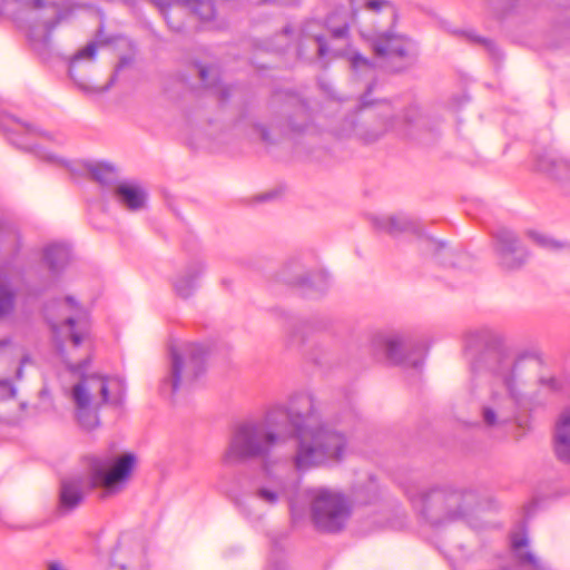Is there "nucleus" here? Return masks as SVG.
Here are the masks:
<instances>
[{"label": "nucleus", "instance_id": "f257e3e1", "mask_svg": "<svg viewBox=\"0 0 570 570\" xmlns=\"http://www.w3.org/2000/svg\"><path fill=\"white\" fill-rule=\"evenodd\" d=\"M293 434L296 449L292 462L299 472L341 462L348 452L345 432L322 422L317 403L307 392L295 393L288 405L274 406L261 420L239 423L224 454L226 464L266 458L272 449Z\"/></svg>", "mask_w": 570, "mask_h": 570}, {"label": "nucleus", "instance_id": "f03ea898", "mask_svg": "<svg viewBox=\"0 0 570 570\" xmlns=\"http://www.w3.org/2000/svg\"><path fill=\"white\" fill-rule=\"evenodd\" d=\"M540 368L538 360L520 357L512 361L504 357L499 363L491 386L490 399L482 405V419L488 426H501L514 417L515 406L521 404L528 385Z\"/></svg>", "mask_w": 570, "mask_h": 570}, {"label": "nucleus", "instance_id": "7ed1b4c3", "mask_svg": "<svg viewBox=\"0 0 570 570\" xmlns=\"http://www.w3.org/2000/svg\"><path fill=\"white\" fill-rule=\"evenodd\" d=\"M364 8L371 14L370 24L360 29L361 37L368 43L375 56L395 61L393 71H403L413 66L417 58L415 43L396 31V10L387 0H367Z\"/></svg>", "mask_w": 570, "mask_h": 570}, {"label": "nucleus", "instance_id": "20e7f679", "mask_svg": "<svg viewBox=\"0 0 570 570\" xmlns=\"http://www.w3.org/2000/svg\"><path fill=\"white\" fill-rule=\"evenodd\" d=\"M297 52L308 61H330L346 57L355 70L371 66L367 58L352 49L350 24L345 18L341 19L338 13L330 16L326 24L317 20L306 21L299 29Z\"/></svg>", "mask_w": 570, "mask_h": 570}, {"label": "nucleus", "instance_id": "39448f33", "mask_svg": "<svg viewBox=\"0 0 570 570\" xmlns=\"http://www.w3.org/2000/svg\"><path fill=\"white\" fill-rule=\"evenodd\" d=\"M413 509L431 525L441 527L463 519L475 502L473 492L450 485L405 489Z\"/></svg>", "mask_w": 570, "mask_h": 570}, {"label": "nucleus", "instance_id": "423d86ee", "mask_svg": "<svg viewBox=\"0 0 570 570\" xmlns=\"http://www.w3.org/2000/svg\"><path fill=\"white\" fill-rule=\"evenodd\" d=\"M0 14L18 20L32 42L47 43L72 10L53 0H0Z\"/></svg>", "mask_w": 570, "mask_h": 570}, {"label": "nucleus", "instance_id": "0eeeda50", "mask_svg": "<svg viewBox=\"0 0 570 570\" xmlns=\"http://www.w3.org/2000/svg\"><path fill=\"white\" fill-rule=\"evenodd\" d=\"M206 352L196 343H180L170 347V364L160 382L163 395L173 397L179 390L189 387L205 370Z\"/></svg>", "mask_w": 570, "mask_h": 570}, {"label": "nucleus", "instance_id": "6e6552de", "mask_svg": "<svg viewBox=\"0 0 570 570\" xmlns=\"http://www.w3.org/2000/svg\"><path fill=\"white\" fill-rule=\"evenodd\" d=\"M311 499L312 520L318 530L337 532L345 527L351 507L342 493L318 488L311 492Z\"/></svg>", "mask_w": 570, "mask_h": 570}, {"label": "nucleus", "instance_id": "1a4fd4ad", "mask_svg": "<svg viewBox=\"0 0 570 570\" xmlns=\"http://www.w3.org/2000/svg\"><path fill=\"white\" fill-rule=\"evenodd\" d=\"M136 464L132 453L115 459L92 456L89 460V476L92 487L102 488L108 494L121 491L130 479Z\"/></svg>", "mask_w": 570, "mask_h": 570}, {"label": "nucleus", "instance_id": "9d476101", "mask_svg": "<svg viewBox=\"0 0 570 570\" xmlns=\"http://www.w3.org/2000/svg\"><path fill=\"white\" fill-rule=\"evenodd\" d=\"M90 384H86L83 375L70 389V400L75 406V416L80 426L91 431L99 425L98 412L105 405V397L90 394Z\"/></svg>", "mask_w": 570, "mask_h": 570}, {"label": "nucleus", "instance_id": "9b49d317", "mask_svg": "<svg viewBox=\"0 0 570 570\" xmlns=\"http://www.w3.org/2000/svg\"><path fill=\"white\" fill-rule=\"evenodd\" d=\"M494 250L502 268L513 271L527 261V252L521 247L518 236L507 227H498L492 233Z\"/></svg>", "mask_w": 570, "mask_h": 570}, {"label": "nucleus", "instance_id": "f8f14e48", "mask_svg": "<svg viewBox=\"0 0 570 570\" xmlns=\"http://www.w3.org/2000/svg\"><path fill=\"white\" fill-rule=\"evenodd\" d=\"M87 493V480L82 475H70L60 480L57 511L66 515L81 505Z\"/></svg>", "mask_w": 570, "mask_h": 570}, {"label": "nucleus", "instance_id": "ddd939ff", "mask_svg": "<svg viewBox=\"0 0 570 570\" xmlns=\"http://www.w3.org/2000/svg\"><path fill=\"white\" fill-rule=\"evenodd\" d=\"M373 346L382 351L386 358L394 364H411L417 367L421 361H410L405 357L404 351L407 344L400 334H377L373 338Z\"/></svg>", "mask_w": 570, "mask_h": 570}, {"label": "nucleus", "instance_id": "4468645a", "mask_svg": "<svg viewBox=\"0 0 570 570\" xmlns=\"http://www.w3.org/2000/svg\"><path fill=\"white\" fill-rule=\"evenodd\" d=\"M553 451L558 460L570 463V410L562 412L556 422Z\"/></svg>", "mask_w": 570, "mask_h": 570}, {"label": "nucleus", "instance_id": "2eb2a0df", "mask_svg": "<svg viewBox=\"0 0 570 570\" xmlns=\"http://www.w3.org/2000/svg\"><path fill=\"white\" fill-rule=\"evenodd\" d=\"M116 200L126 209L140 210L147 202L146 190L138 184L121 183L115 188Z\"/></svg>", "mask_w": 570, "mask_h": 570}, {"label": "nucleus", "instance_id": "dca6fc26", "mask_svg": "<svg viewBox=\"0 0 570 570\" xmlns=\"http://www.w3.org/2000/svg\"><path fill=\"white\" fill-rule=\"evenodd\" d=\"M282 112L286 117V126L292 131H303L309 119L306 105L296 96H288L286 98Z\"/></svg>", "mask_w": 570, "mask_h": 570}, {"label": "nucleus", "instance_id": "f3484780", "mask_svg": "<svg viewBox=\"0 0 570 570\" xmlns=\"http://www.w3.org/2000/svg\"><path fill=\"white\" fill-rule=\"evenodd\" d=\"M205 272L203 262L197 261L187 266V268L178 275L174 281V288L178 296L183 298L189 297L197 287V279Z\"/></svg>", "mask_w": 570, "mask_h": 570}, {"label": "nucleus", "instance_id": "a211bd4d", "mask_svg": "<svg viewBox=\"0 0 570 570\" xmlns=\"http://www.w3.org/2000/svg\"><path fill=\"white\" fill-rule=\"evenodd\" d=\"M512 550L520 563L528 566L532 570H546L544 564L528 550L529 540L525 534L517 533L511 540Z\"/></svg>", "mask_w": 570, "mask_h": 570}, {"label": "nucleus", "instance_id": "6ab92c4d", "mask_svg": "<svg viewBox=\"0 0 570 570\" xmlns=\"http://www.w3.org/2000/svg\"><path fill=\"white\" fill-rule=\"evenodd\" d=\"M421 122V112L416 105L409 106L402 115L392 119L389 124L391 130L396 131L399 135L407 136L412 128H415Z\"/></svg>", "mask_w": 570, "mask_h": 570}, {"label": "nucleus", "instance_id": "aec40b11", "mask_svg": "<svg viewBox=\"0 0 570 570\" xmlns=\"http://www.w3.org/2000/svg\"><path fill=\"white\" fill-rule=\"evenodd\" d=\"M373 223L377 229L391 235H396L401 232L411 230L413 228V223L404 215L380 216L375 217Z\"/></svg>", "mask_w": 570, "mask_h": 570}, {"label": "nucleus", "instance_id": "412c9836", "mask_svg": "<svg viewBox=\"0 0 570 570\" xmlns=\"http://www.w3.org/2000/svg\"><path fill=\"white\" fill-rule=\"evenodd\" d=\"M43 258L52 272L63 268L70 259V248L63 244H53L45 248Z\"/></svg>", "mask_w": 570, "mask_h": 570}, {"label": "nucleus", "instance_id": "4be33fe9", "mask_svg": "<svg viewBox=\"0 0 570 570\" xmlns=\"http://www.w3.org/2000/svg\"><path fill=\"white\" fill-rule=\"evenodd\" d=\"M86 384H90V394L96 397L100 395L105 397V404L110 401L109 390L114 384H118L116 379H110L100 374H82Z\"/></svg>", "mask_w": 570, "mask_h": 570}, {"label": "nucleus", "instance_id": "5701e85b", "mask_svg": "<svg viewBox=\"0 0 570 570\" xmlns=\"http://www.w3.org/2000/svg\"><path fill=\"white\" fill-rule=\"evenodd\" d=\"M465 341L470 348L491 347L499 343V334L489 327H482L470 332Z\"/></svg>", "mask_w": 570, "mask_h": 570}, {"label": "nucleus", "instance_id": "b1692460", "mask_svg": "<svg viewBox=\"0 0 570 570\" xmlns=\"http://www.w3.org/2000/svg\"><path fill=\"white\" fill-rule=\"evenodd\" d=\"M177 3L190 10L203 21H210L216 13L214 0H177Z\"/></svg>", "mask_w": 570, "mask_h": 570}, {"label": "nucleus", "instance_id": "393cba45", "mask_svg": "<svg viewBox=\"0 0 570 570\" xmlns=\"http://www.w3.org/2000/svg\"><path fill=\"white\" fill-rule=\"evenodd\" d=\"M538 167L540 170L549 173L562 184L570 185V161L566 159L552 160L550 163L541 160Z\"/></svg>", "mask_w": 570, "mask_h": 570}, {"label": "nucleus", "instance_id": "a878e982", "mask_svg": "<svg viewBox=\"0 0 570 570\" xmlns=\"http://www.w3.org/2000/svg\"><path fill=\"white\" fill-rule=\"evenodd\" d=\"M87 169L91 177L101 185H111L117 178L115 167L106 163L88 164Z\"/></svg>", "mask_w": 570, "mask_h": 570}, {"label": "nucleus", "instance_id": "bb28decb", "mask_svg": "<svg viewBox=\"0 0 570 570\" xmlns=\"http://www.w3.org/2000/svg\"><path fill=\"white\" fill-rule=\"evenodd\" d=\"M282 494L283 491L281 490L271 488L268 485H262L257 488L256 491L254 492V495L250 499H248L247 507L254 505L256 501H259L267 507H273L279 501Z\"/></svg>", "mask_w": 570, "mask_h": 570}, {"label": "nucleus", "instance_id": "cd10ccee", "mask_svg": "<svg viewBox=\"0 0 570 570\" xmlns=\"http://www.w3.org/2000/svg\"><path fill=\"white\" fill-rule=\"evenodd\" d=\"M14 293L11 289L7 277L0 272V317L13 309Z\"/></svg>", "mask_w": 570, "mask_h": 570}, {"label": "nucleus", "instance_id": "c85d7f7f", "mask_svg": "<svg viewBox=\"0 0 570 570\" xmlns=\"http://www.w3.org/2000/svg\"><path fill=\"white\" fill-rule=\"evenodd\" d=\"M291 283L298 286H309L317 289H323L326 283V275L324 273L304 274L298 278L292 279Z\"/></svg>", "mask_w": 570, "mask_h": 570}, {"label": "nucleus", "instance_id": "c756f323", "mask_svg": "<svg viewBox=\"0 0 570 570\" xmlns=\"http://www.w3.org/2000/svg\"><path fill=\"white\" fill-rule=\"evenodd\" d=\"M96 49H97V46L95 42H91V43H88L83 49L79 50L73 57L72 59L70 60V65H69V76L75 79V75H73V68L76 67V63L79 61V60H82V59H88V60H92L95 58V55H96Z\"/></svg>", "mask_w": 570, "mask_h": 570}, {"label": "nucleus", "instance_id": "7c9ffc66", "mask_svg": "<svg viewBox=\"0 0 570 570\" xmlns=\"http://www.w3.org/2000/svg\"><path fill=\"white\" fill-rule=\"evenodd\" d=\"M529 236L540 246L546 248H559L561 244L551 239L547 235L540 234L538 232H529Z\"/></svg>", "mask_w": 570, "mask_h": 570}, {"label": "nucleus", "instance_id": "2f4dec72", "mask_svg": "<svg viewBox=\"0 0 570 570\" xmlns=\"http://www.w3.org/2000/svg\"><path fill=\"white\" fill-rule=\"evenodd\" d=\"M75 324H76V317L73 315L68 316L63 322V325L68 326V328H69L70 338H71L73 345L78 346L82 341V336L79 333L73 332Z\"/></svg>", "mask_w": 570, "mask_h": 570}, {"label": "nucleus", "instance_id": "473e14b6", "mask_svg": "<svg viewBox=\"0 0 570 570\" xmlns=\"http://www.w3.org/2000/svg\"><path fill=\"white\" fill-rule=\"evenodd\" d=\"M16 395V389L10 380H0V400L13 397Z\"/></svg>", "mask_w": 570, "mask_h": 570}, {"label": "nucleus", "instance_id": "72a5a7b5", "mask_svg": "<svg viewBox=\"0 0 570 570\" xmlns=\"http://www.w3.org/2000/svg\"><path fill=\"white\" fill-rule=\"evenodd\" d=\"M122 554H124V549L121 547L118 548L115 557H114V563L115 566H117L120 570H126L128 568H131L134 566V562H129L128 564L124 563L122 562Z\"/></svg>", "mask_w": 570, "mask_h": 570}, {"label": "nucleus", "instance_id": "f704fd0d", "mask_svg": "<svg viewBox=\"0 0 570 570\" xmlns=\"http://www.w3.org/2000/svg\"><path fill=\"white\" fill-rule=\"evenodd\" d=\"M213 69L212 68H206V67H200L199 68V77L202 79L203 82L206 83V86L208 87H214L216 83L214 81L210 80V75L213 73Z\"/></svg>", "mask_w": 570, "mask_h": 570}, {"label": "nucleus", "instance_id": "c9c22d12", "mask_svg": "<svg viewBox=\"0 0 570 570\" xmlns=\"http://www.w3.org/2000/svg\"><path fill=\"white\" fill-rule=\"evenodd\" d=\"M266 570H291L284 560L271 559Z\"/></svg>", "mask_w": 570, "mask_h": 570}, {"label": "nucleus", "instance_id": "e433bc0d", "mask_svg": "<svg viewBox=\"0 0 570 570\" xmlns=\"http://www.w3.org/2000/svg\"><path fill=\"white\" fill-rule=\"evenodd\" d=\"M267 4H276V6H296L301 0H262Z\"/></svg>", "mask_w": 570, "mask_h": 570}, {"label": "nucleus", "instance_id": "4c0bfd02", "mask_svg": "<svg viewBox=\"0 0 570 570\" xmlns=\"http://www.w3.org/2000/svg\"><path fill=\"white\" fill-rule=\"evenodd\" d=\"M114 80H115V76L110 79V81L108 82V85H107V86L102 87V88H101V89H99L98 91H101V92H102V91L108 90V89L111 87V85H112ZM78 86H79L82 90H85V91H97L96 89H94V88H91V87H89V86H87V85H85V83H82V82H78Z\"/></svg>", "mask_w": 570, "mask_h": 570}, {"label": "nucleus", "instance_id": "58836bf2", "mask_svg": "<svg viewBox=\"0 0 570 570\" xmlns=\"http://www.w3.org/2000/svg\"><path fill=\"white\" fill-rule=\"evenodd\" d=\"M46 570H68L66 566L58 560L47 562Z\"/></svg>", "mask_w": 570, "mask_h": 570}, {"label": "nucleus", "instance_id": "ea45409f", "mask_svg": "<svg viewBox=\"0 0 570 570\" xmlns=\"http://www.w3.org/2000/svg\"><path fill=\"white\" fill-rule=\"evenodd\" d=\"M255 130L258 132L262 140H264V141L269 140L268 132L264 126L258 125L255 127Z\"/></svg>", "mask_w": 570, "mask_h": 570}, {"label": "nucleus", "instance_id": "a19ab883", "mask_svg": "<svg viewBox=\"0 0 570 570\" xmlns=\"http://www.w3.org/2000/svg\"><path fill=\"white\" fill-rule=\"evenodd\" d=\"M539 382L541 385L547 386V389L553 390L556 387V381L552 377H550V379L541 377V379H539Z\"/></svg>", "mask_w": 570, "mask_h": 570}, {"label": "nucleus", "instance_id": "79ce46f5", "mask_svg": "<svg viewBox=\"0 0 570 570\" xmlns=\"http://www.w3.org/2000/svg\"><path fill=\"white\" fill-rule=\"evenodd\" d=\"M65 301H66V304H68L71 309H75L77 312V314H81L80 307L78 306V304L76 303V301L72 297L68 296V297H66Z\"/></svg>", "mask_w": 570, "mask_h": 570}, {"label": "nucleus", "instance_id": "37998d69", "mask_svg": "<svg viewBox=\"0 0 570 570\" xmlns=\"http://www.w3.org/2000/svg\"><path fill=\"white\" fill-rule=\"evenodd\" d=\"M17 129L16 130H26V131H31L32 128L29 126V125H26V124H22V122H17Z\"/></svg>", "mask_w": 570, "mask_h": 570}, {"label": "nucleus", "instance_id": "c03bdc74", "mask_svg": "<svg viewBox=\"0 0 570 570\" xmlns=\"http://www.w3.org/2000/svg\"><path fill=\"white\" fill-rule=\"evenodd\" d=\"M28 361H29V358H28V357L22 358V361H21V365H20V367L17 370V377H18V379H21V377H22V366H23V364H24V363H27Z\"/></svg>", "mask_w": 570, "mask_h": 570}, {"label": "nucleus", "instance_id": "a18cd8bd", "mask_svg": "<svg viewBox=\"0 0 570 570\" xmlns=\"http://www.w3.org/2000/svg\"><path fill=\"white\" fill-rule=\"evenodd\" d=\"M41 158H43L45 160H48V161H51V163H56L57 161V158L51 155V154H43V155H40Z\"/></svg>", "mask_w": 570, "mask_h": 570}, {"label": "nucleus", "instance_id": "49530a36", "mask_svg": "<svg viewBox=\"0 0 570 570\" xmlns=\"http://www.w3.org/2000/svg\"><path fill=\"white\" fill-rule=\"evenodd\" d=\"M293 32H294V29H293L292 27H285V28L283 29V35H284V36H289V35H292Z\"/></svg>", "mask_w": 570, "mask_h": 570}, {"label": "nucleus", "instance_id": "de8ad7c7", "mask_svg": "<svg viewBox=\"0 0 570 570\" xmlns=\"http://www.w3.org/2000/svg\"><path fill=\"white\" fill-rule=\"evenodd\" d=\"M7 341H0V356L2 355L4 348L7 347Z\"/></svg>", "mask_w": 570, "mask_h": 570}, {"label": "nucleus", "instance_id": "09e8293b", "mask_svg": "<svg viewBox=\"0 0 570 570\" xmlns=\"http://www.w3.org/2000/svg\"><path fill=\"white\" fill-rule=\"evenodd\" d=\"M222 99H226L228 97L227 90L225 88L219 90Z\"/></svg>", "mask_w": 570, "mask_h": 570}, {"label": "nucleus", "instance_id": "8fccbe9b", "mask_svg": "<svg viewBox=\"0 0 570 570\" xmlns=\"http://www.w3.org/2000/svg\"><path fill=\"white\" fill-rule=\"evenodd\" d=\"M151 1L159 7H164L166 4V0H151Z\"/></svg>", "mask_w": 570, "mask_h": 570}, {"label": "nucleus", "instance_id": "3c124183", "mask_svg": "<svg viewBox=\"0 0 570 570\" xmlns=\"http://www.w3.org/2000/svg\"><path fill=\"white\" fill-rule=\"evenodd\" d=\"M51 328H52V331H53L55 333H59V332H60L59 326H58L57 324H55V323H52V324H51Z\"/></svg>", "mask_w": 570, "mask_h": 570}, {"label": "nucleus", "instance_id": "603ef678", "mask_svg": "<svg viewBox=\"0 0 570 570\" xmlns=\"http://www.w3.org/2000/svg\"><path fill=\"white\" fill-rule=\"evenodd\" d=\"M83 366H85V364H78V365L72 366L71 370L72 371H80Z\"/></svg>", "mask_w": 570, "mask_h": 570}, {"label": "nucleus", "instance_id": "864d4df0", "mask_svg": "<svg viewBox=\"0 0 570 570\" xmlns=\"http://www.w3.org/2000/svg\"><path fill=\"white\" fill-rule=\"evenodd\" d=\"M379 136H380V135H377V134H376V135H374L373 137L365 138V140H366L367 142H370V141H374L375 139H377V138H379Z\"/></svg>", "mask_w": 570, "mask_h": 570}, {"label": "nucleus", "instance_id": "5fc2aeb1", "mask_svg": "<svg viewBox=\"0 0 570 570\" xmlns=\"http://www.w3.org/2000/svg\"><path fill=\"white\" fill-rule=\"evenodd\" d=\"M487 46H492V43L490 41H484Z\"/></svg>", "mask_w": 570, "mask_h": 570}, {"label": "nucleus", "instance_id": "6e6d98bb", "mask_svg": "<svg viewBox=\"0 0 570 570\" xmlns=\"http://www.w3.org/2000/svg\"><path fill=\"white\" fill-rule=\"evenodd\" d=\"M363 104H364V105H365V104H367V101H366V97H364V98H363Z\"/></svg>", "mask_w": 570, "mask_h": 570}]
</instances>
